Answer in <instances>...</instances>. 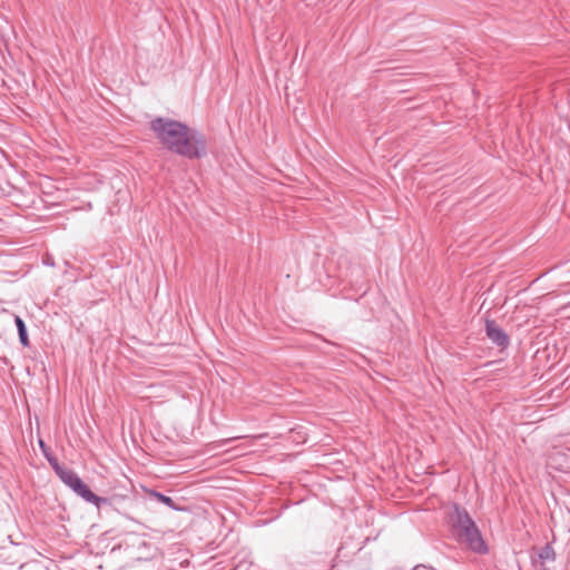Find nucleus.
I'll use <instances>...</instances> for the list:
<instances>
[{
  "label": "nucleus",
  "mask_w": 570,
  "mask_h": 570,
  "mask_svg": "<svg viewBox=\"0 0 570 570\" xmlns=\"http://www.w3.org/2000/svg\"><path fill=\"white\" fill-rule=\"evenodd\" d=\"M414 570H432V568L424 564H419L414 568Z\"/></svg>",
  "instance_id": "10"
},
{
  "label": "nucleus",
  "mask_w": 570,
  "mask_h": 570,
  "mask_svg": "<svg viewBox=\"0 0 570 570\" xmlns=\"http://www.w3.org/2000/svg\"><path fill=\"white\" fill-rule=\"evenodd\" d=\"M148 494H149L150 498H153V499L157 500L158 502L167 505L171 510H175V511H181L183 510V508L178 507L174 502V500L170 497H168V495H165V494H163V493H160L158 491H155V490H150L148 492Z\"/></svg>",
  "instance_id": "6"
},
{
  "label": "nucleus",
  "mask_w": 570,
  "mask_h": 570,
  "mask_svg": "<svg viewBox=\"0 0 570 570\" xmlns=\"http://www.w3.org/2000/svg\"><path fill=\"white\" fill-rule=\"evenodd\" d=\"M14 323L17 326L20 343L23 346H29V337H28V331H27L26 323L23 322V320L20 316H16Z\"/></svg>",
  "instance_id": "7"
},
{
  "label": "nucleus",
  "mask_w": 570,
  "mask_h": 570,
  "mask_svg": "<svg viewBox=\"0 0 570 570\" xmlns=\"http://www.w3.org/2000/svg\"><path fill=\"white\" fill-rule=\"evenodd\" d=\"M53 471L59 479L69 487L77 495L82 498L86 502L91 503L96 500V494L89 487L79 478V475L71 469L62 466L60 463L53 464Z\"/></svg>",
  "instance_id": "3"
},
{
  "label": "nucleus",
  "mask_w": 570,
  "mask_h": 570,
  "mask_svg": "<svg viewBox=\"0 0 570 570\" xmlns=\"http://www.w3.org/2000/svg\"><path fill=\"white\" fill-rule=\"evenodd\" d=\"M157 139L170 151L189 159L206 155V141L197 130L169 118L158 117L150 121Z\"/></svg>",
  "instance_id": "1"
},
{
  "label": "nucleus",
  "mask_w": 570,
  "mask_h": 570,
  "mask_svg": "<svg viewBox=\"0 0 570 570\" xmlns=\"http://www.w3.org/2000/svg\"><path fill=\"white\" fill-rule=\"evenodd\" d=\"M126 499L127 497L120 494H115L111 497H99L96 494V500H94L92 504L97 509L110 508L112 510H119Z\"/></svg>",
  "instance_id": "5"
},
{
  "label": "nucleus",
  "mask_w": 570,
  "mask_h": 570,
  "mask_svg": "<svg viewBox=\"0 0 570 570\" xmlns=\"http://www.w3.org/2000/svg\"><path fill=\"white\" fill-rule=\"evenodd\" d=\"M538 557L542 562L554 561L556 552L550 544H546L540 549Z\"/></svg>",
  "instance_id": "8"
},
{
  "label": "nucleus",
  "mask_w": 570,
  "mask_h": 570,
  "mask_svg": "<svg viewBox=\"0 0 570 570\" xmlns=\"http://www.w3.org/2000/svg\"><path fill=\"white\" fill-rule=\"evenodd\" d=\"M451 522L459 540L466 543L472 551L478 553H485L488 551L480 530L465 509L455 505L451 514Z\"/></svg>",
  "instance_id": "2"
},
{
  "label": "nucleus",
  "mask_w": 570,
  "mask_h": 570,
  "mask_svg": "<svg viewBox=\"0 0 570 570\" xmlns=\"http://www.w3.org/2000/svg\"><path fill=\"white\" fill-rule=\"evenodd\" d=\"M39 445H40V449H41L45 458L48 460L49 464L53 469V464L59 463L58 459L52 454L50 449L46 445V443L42 440L39 441Z\"/></svg>",
  "instance_id": "9"
},
{
  "label": "nucleus",
  "mask_w": 570,
  "mask_h": 570,
  "mask_svg": "<svg viewBox=\"0 0 570 570\" xmlns=\"http://www.w3.org/2000/svg\"><path fill=\"white\" fill-rule=\"evenodd\" d=\"M485 334L488 338L498 347L507 348L510 344V337L494 320L485 321Z\"/></svg>",
  "instance_id": "4"
}]
</instances>
